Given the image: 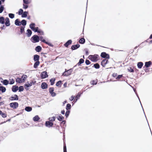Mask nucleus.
I'll use <instances>...</instances> for the list:
<instances>
[{"label": "nucleus", "instance_id": "nucleus-11", "mask_svg": "<svg viewBox=\"0 0 152 152\" xmlns=\"http://www.w3.org/2000/svg\"><path fill=\"white\" fill-rule=\"evenodd\" d=\"M40 76L41 79H45L48 77V73L46 71L42 72L40 74Z\"/></svg>", "mask_w": 152, "mask_h": 152}, {"label": "nucleus", "instance_id": "nucleus-22", "mask_svg": "<svg viewBox=\"0 0 152 152\" xmlns=\"http://www.w3.org/2000/svg\"><path fill=\"white\" fill-rule=\"evenodd\" d=\"M40 58V56L39 55L35 54L33 56V60L34 61H38Z\"/></svg>", "mask_w": 152, "mask_h": 152}, {"label": "nucleus", "instance_id": "nucleus-51", "mask_svg": "<svg viewBox=\"0 0 152 152\" xmlns=\"http://www.w3.org/2000/svg\"><path fill=\"white\" fill-rule=\"evenodd\" d=\"M24 90V88L23 86H20L18 87V92H21L23 91Z\"/></svg>", "mask_w": 152, "mask_h": 152}, {"label": "nucleus", "instance_id": "nucleus-7", "mask_svg": "<svg viewBox=\"0 0 152 152\" xmlns=\"http://www.w3.org/2000/svg\"><path fill=\"white\" fill-rule=\"evenodd\" d=\"M9 105L10 107L14 109H16L19 106L18 103L16 102H11L9 104Z\"/></svg>", "mask_w": 152, "mask_h": 152}, {"label": "nucleus", "instance_id": "nucleus-17", "mask_svg": "<svg viewBox=\"0 0 152 152\" xmlns=\"http://www.w3.org/2000/svg\"><path fill=\"white\" fill-rule=\"evenodd\" d=\"M41 88L43 89H46L48 87V84L45 82H42L41 85Z\"/></svg>", "mask_w": 152, "mask_h": 152}, {"label": "nucleus", "instance_id": "nucleus-49", "mask_svg": "<svg viewBox=\"0 0 152 152\" xmlns=\"http://www.w3.org/2000/svg\"><path fill=\"white\" fill-rule=\"evenodd\" d=\"M70 113V110H66L65 115L66 119L68 118L69 115Z\"/></svg>", "mask_w": 152, "mask_h": 152}, {"label": "nucleus", "instance_id": "nucleus-31", "mask_svg": "<svg viewBox=\"0 0 152 152\" xmlns=\"http://www.w3.org/2000/svg\"><path fill=\"white\" fill-rule=\"evenodd\" d=\"M6 90V88L3 86H0V94H1V92L2 93H3L5 92Z\"/></svg>", "mask_w": 152, "mask_h": 152}, {"label": "nucleus", "instance_id": "nucleus-4", "mask_svg": "<svg viewBox=\"0 0 152 152\" xmlns=\"http://www.w3.org/2000/svg\"><path fill=\"white\" fill-rule=\"evenodd\" d=\"M31 41L33 43H36L39 41V36L35 34L33 35L30 39Z\"/></svg>", "mask_w": 152, "mask_h": 152}, {"label": "nucleus", "instance_id": "nucleus-9", "mask_svg": "<svg viewBox=\"0 0 152 152\" xmlns=\"http://www.w3.org/2000/svg\"><path fill=\"white\" fill-rule=\"evenodd\" d=\"M72 72L69 69H65V71L62 73V75L63 76L67 77L71 75Z\"/></svg>", "mask_w": 152, "mask_h": 152}, {"label": "nucleus", "instance_id": "nucleus-33", "mask_svg": "<svg viewBox=\"0 0 152 152\" xmlns=\"http://www.w3.org/2000/svg\"><path fill=\"white\" fill-rule=\"evenodd\" d=\"M135 94H136V95L137 96V97L138 98V99H139V101H140V104H141V107H142V109L143 111V113H144V114L145 116V118H146V119L147 121V118H146V115H145V112H144V109H143V107H142V104L141 103V101H140V98H139V96H138V94H137V92H136V93Z\"/></svg>", "mask_w": 152, "mask_h": 152}, {"label": "nucleus", "instance_id": "nucleus-25", "mask_svg": "<svg viewBox=\"0 0 152 152\" xmlns=\"http://www.w3.org/2000/svg\"><path fill=\"white\" fill-rule=\"evenodd\" d=\"M93 64V66H92V67L94 68L95 69H99L100 68V66L99 64L98 63H95L94 64H92L90 66H89V67L91 65H92Z\"/></svg>", "mask_w": 152, "mask_h": 152}, {"label": "nucleus", "instance_id": "nucleus-26", "mask_svg": "<svg viewBox=\"0 0 152 152\" xmlns=\"http://www.w3.org/2000/svg\"><path fill=\"white\" fill-rule=\"evenodd\" d=\"M84 36H83V38H80L79 42L81 44H83L86 42L85 39L84 38Z\"/></svg>", "mask_w": 152, "mask_h": 152}, {"label": "nucleus", "instance_id": "nucleus-42", "mask_svg": "<svg viewBox=\"0 0 152 152\" xmlns=\"http://www.w3.org/2000/svg\"><path fill=\"white\" fill-rule=\"evenodd\" d=\"M0 115L3 118H5L7 117V114L6 113L3 112L1 110H0Z\"/></svg>", "mask_w": 152, "mask_h": 152}, {"label": "nucleus", "instance_id": "nucleus-2", "mask_svg": "<svg viewBox=\"0 0 152 152\" xmlns=\"http://www.w3.org/2000/svg\"><path fill=\"white\" fill-rule=\"evenodd\" d=\"M99 55L97 54L90 55L88 57L89 59L94 62H96L98 61L99 60Z\"/></svg>", "mask_w": 152, "mask_h": 152}, {"label": "nucleus", "instance_id": "nucleus-20", "mask_svg": "<svg viewBox=\"0 0 152 152\" xmlns=\"http://www.w3.org/2000/svg\"><path fill=\"white\" fill-rule=\"evenodd\" d=\"M40 118L38 115H36L33 118V121L35 122H39L40 121Z\"/></svg>", "mask_w": 152, "mask_h": 152}, {"label": "nucleus", "instance_id": "nucleus-52", "mask_svg": "<svg viewBox=\"0 0 152 152\" xmlns=\"http://www.w3.org/2000/svg\"><path fill=\"white\" fill-rule=\"evenodd\" d=\"M31 29L34 32H37L38 30L39 29V27H37L33 28V27H31Z\"/></svg>", "mask_w": 152, "mask_h": 152}, {"label": "nucleus", "instance_id": "nucleus-55", "mask_svg": "<svg viewBox=\"0 0 152 152\" xmlns=\"http://www.w3.org/2000/svg\"><path fill=\"white\" fill-rule=\"evenodd\" d=\"M24 110V109H21L20 110H18L17 112L18 111H20V113H18L16 115V116H18L19 115H21L23 114V112Z\"/></svg>", "mask_w": 152, "mask_h": 152}, {"label": "nucleus", "instance_id": "nucleus-40", "mask_svg": "<svg viewBox=\"0 0 152 152\" xmlns=\"http://www.w3.org/2000/svg\"><path fill=\"white\" fill-rule=\"evenodd\" d=\"M98 82L97 79L96 80V81L94 80H91L90 81V83L91 85H96Z\"/></svg>", "mask_w": 152, "mask_h": 152}, {"label": "nucleus", "instance_id": "nucleus-3", "mask_svg": "<svg viewBox=\"0 0 152 152\" xmlns=\"http://www.w3.org/2000/svg\"><path fill=\"white\" fill-rule=\"evenodd\" d=\"M61 128L62 129L63 134V140L64 142V147H63V151L64 152H67L66 147L65 143V129L64 128Z\"/></svg>", "mask_w": 152, "mask_h": 152}, {"label": "nucleus", "instance_id": "nucleus-48", "mask_svg": "<svg viewBox=\"0 0 152 152\" xmlns=\"http://www.w3.org/2000/svg\"><path fill=\"white\" fill-rule=\"evenodd\" d=\"M37 33L41 35H44V31L41 29L39 28L38 30Z\"/></svg>", "mask_w": 152, "mask_h": 152}, {"label": "nucleus", "instance_id": "nucleus-39", "mask_svg": "<svg viewBox=\"0 0 152 152\" xmlns=\"http://www.w3.org/2000/svg\"><path fill=\"white\" fill-rule=\"evenodd\" d=\"M56 79L55 78H52L50 80V85L53 86L55 83Z\"/></svg>", "mask_w": 152, "mask_h": 152}, {"label": "nucleus", "instance_id": "nucleus-14", "mask_svg": "<svg viewBox=\"0 0 152 152\" xmlns=\"http://www.w3.org/2000/svg\"><path fill=\"white\" fill-rule=\"evenodd\" d=\"M80 47V45L77 43L76 44L72 45L71 46L70 49L72 51L76 50L79 48Z\"/></svg>", "mask_w": 152, "mask_h": 152}, {"label": "nucleus", "instance_id": "nucleus-63", "mask_svg": "<svg viewBox=\"0 0 152 152\" xmlns=\"http://www.w3.org/2000/svg\"><path fill=\"white\" fill-rule=\"evenodd\" d=\"M84 50L85 51V54L86 55H88L89 53L88 49L87 48H85L84 49Z\"/></svg>", "mask_w": 152, "mask_h": 152}, {"label": "nucleus", "instance_id": "nucleus-12", "mask_svg": "<svg viewBox=\"0 0 152 152\" xmlns=\"http://www.w3.org/2000/svg\"><path fill=\"white\" fill-rule=\"evenodd\" d=\"M25 27L21 26L20 28V30L18 31L17 34L18 35H20L21 34H24L23 36L24 37L25 34Z\"/></svg>", "mask_w": 152, "mask_h": 152}, {"label": "nucleus", "instance_id": "nucleus-1", "mask_svg": "<svg viewBox=\"0 0 152 152\" xmlns=\"http://www.w3.org/2000/svg\"><path fill=\"white\" fill-rule=\"evenodd\" d=\"M0 23L2 25L5 24L6 27H8L10 25L9 18L7 17L5 18L3 16H0Z\"/></svg>", "mask_w": 152, "mask_h": 152}, {"label": "nucleus", "instance_id": "nucleus-19", "mask_svg": "<svg viewBox=\"0 0 152 152\" xmlns=\"http://www.w3.org/2000/svg\"><path fill=\"white\" fill-rule=\"evenodd\" d=\"M32 32L31 30V29H28L26 31L25 34L26 35L27 37H29L32 35Z\"/></svg>", "mask_w": 152, "mask_h": 152}, {"label": "nucleus", "instance_id": "nucleus-50", "mask_svg": "<svg viewBox=\"0 0 152 152\" xmlns=\"http://www.w3.org/2000/svg\"><path fill=\"white\" fill-rule=\"evenodd\" d=\"M44 43L48 45L49 46L52 47H53L54 46V45L51 42H49L48 41H46V40L45 41Z\"/></svg>", "mask_w": 152, "mask_h": 152}, {"label": "nucleus", "instance_id": "nucleus-15", "mask_svg": "<svg viewBox=\"0 0 152 152\" xmlns=\"http://www.w3.org/2000/svg\"><path fill=\"white\" fill-rule=\"evenodd\" d=\"M1 80V82L2 84L5 86H7L9 84V81L7 79L4 80L1 77H0V80Z\"/></svg>", "mask_w": 152, "mask_h": 152}, {"label": "nucleus", "instance_id": "nucleus-21", "mask_svg": "<svg viewBox=\"0 0 152 152\" xmlns=\"http://www.w3.org/2000/svg\"><path fill=\"white\" fill-rule=\"evenodd\" d=\"M18 89V87L17 85H14L12 88V91L13 92H16Z\"/></svg>", "mask_w": 152, "mask_h": 152}, {"label": "nucleus", "instance_id": "nucleus-16", "mask_svg": "<svg viewBox=\"0 0 152 152\" xmlns=\"http://www.w3.org/2000/svg\"><path fill=\"white\" fill-rule=\"evenodd\" d=\"M10 99L11 101H17L19 99V97L17 94H14L12 95L10 98Z\"/></svg>", "mask_w": 152, "mask_h": 152}, {"label": "nucleus", "instance_id": "nucleus-64", "mask_svg": "<svg viewBox=\"0 0 152 152\" xmlns=\"http://www.w3.org/2000/svg\"><path fill=\"white\" fill-rule=\"evenodd\" d=\"M145 42H143L142 43H141V44L139 45H140V48L141 47L142 48L145 45Z\"/></svg>", "mask_w": 152, "mask_h": 152}, {"label": "nucleus", "instance_id": "nucleus-13", "mask_svg": "<svg viewBox=\"0 0 152 152\" xmlns=\"http://www.w3.org/2000/svg\"><path fill=\"white\" fill-rule=\"evenodd\" d=\"M72 40L71 39H70L67 40L64 44V46L67 48L69 47V45H72Z\"/></svg>", "mask_w": 152, "mask_h": 152}, {"label": "nucleus", "instance_id": "nucleus-32", "mask_svg": "<svg viewBox=\"0 0 152 152\" xmlns=\"http://www.w3.org/2000/svg\"><path fill=\"white\" fill-rule=\"evenodd\" d=\"M143 65V63L142 62H139L137 63V67L139 69H141Z\"/></svg>", "mask_w": 152, "mask_h": 152}, {"label": "nucleus", "instance_id": "nucleus-18", "mask_svg": "<svg viewBox=\"0 0 152 152\" xmlns=\"http://www.w3.org/2000/svg\"><path fill=\"white\" fill-rule=\"evenodd\" d=\"M56 115H58L56 117V118L58 120V121H61L62 120H63L64 118V117L61 114H56Z\"/></svg>", "mask_w": 152, "mask_h": 152}, {"label": "nucleus", "instance_id": "nucleus-23", "mask_svg": "<svg viewBox=\"0 0 152 152\" xmlns=\"http://www.w3.org/2000/svg\"><path fill=\"white\" fill-rule=\"evenodd\" d=\"M15 24L17 26H20L21 25L20 21L19 19H16L14 22Z\"/></svg>", "mask_w": 152, "mask_h": 152}, {"label": "nucleus", "instance_id": "nucleus-47", "mask_svg": "<svg viewBox=\"0 0 152 152\" xmlns=\"http://www.w3.org/2000/svg\"><path fill=\"white\" fill-rule=\"evenodd\" d=\"M134 68L132 67H130L127 69V70L129 72L131 73H133L134 72Z\"/></svg>", "mask_w": 152, "mask_h": 152}, {"label": "nucleus", "instance_id": "nucleus-43", "mask_svg": "<svg viewBox=\"0 0 152 152\" xmlns=\"http://www.w3.org/2000/svg\"><path fill=\"white\" fill-rule=\"evenodd\" d=\"M50 121H47L45 122V126L48 128H50Z\"/></svg>", "mask_w": 152, "mask_h": 152}, {"label": "nucleus", "instance_id": "nucleus-28", "mask_svg": "<svg viewBox=\"0 0 152 152\" xmlns=\"http://www.w3.org/2000/svg\"><path fill=\"white\" fill-rule=\"evenodd\" d=\"M62 81L61 80H59L56 83V86L58 88H61L62 84Z\"/></svg>", "mask_w": 152, "mask_h": 152}, {"label": "nucleus", "instance_id": "nucleus-38", "mask_svg": "<svg viewBox=\"0 0 152 152\" xmlns=\"http://www.w3.org/2000/svg\"><path fill=\"white\" fill-rule=\"evenodd\" d=\"M39 61H35V63L34 65V68L35 69H37L38 68V66L40 64Z\"/></svg>", "mask_w": 152, "mask_h": 152}, {"label": "nucleus", "instance_id": "nucleus-54", "mask_svg": "<svg viewBox=\"0 0 152 152\" xmlns=\"http://www.w3.org/2000/svg\"><path fill=\"white\" fill-rule=\"evenodd\" d=\"M9 80L10 81V82L9 81V84L10 85H12L14 84L15 81V80L13 78H12L11 79H9Z\"/></svg>", "mask_w": 152, "mask_h": 152}, {"label": "nucleus", "instance_id": "nucleus-53", "mask_svg": "<svg viewBox=\"0 0 152 152\" xmlns=\"http://www.w3.org/2000/svg\"><path fill=\"white\" fill-rule=\"evenodd\" d=\"M8 16L11 19H13L15 18V14L12 13H10L8 14Z\"/></svg>", "mask_w": 152, "mask_h": 152}, {"label": "nucleus", "instance_id": "nucleus-59", "mask_svg": "<svg viewBox=\"0 0 152 152\" xmlns=\"http://www.w3.org/2000/svg\"><path fill=\"white\" fill-rule=\"evenodd\" d=\"M24 87L25 89L27 91L29 90V87L27 85V83H25L24 85Z\"/></svg>", "mask_w": 152, "mask_h": 152}, {"label": "nucleus", "instance_id": "nucleus-62", "mask_svg": "<svg viewBox=\"0 0 152 152\" xmlns=\"http://www.w3.org/2000/svg\"><path fill=\"white\" fill-rule=\"evenodd\" d=\"M134 72H135L137 75L139 74V70L136 68H134Z\"/></svg>", "mask_w": 152, "mask_h": 152}, {"label": "nucleus", "instance_id": "nucleus-29", "mask_svg": "<svg viewBox=\"0 0 152 152\" xmlns=\"http://www.w3.org/2000/svg\"><path fill=\"white\" fill-rule=\"evenodd\" d=\"M20 23L21 25H22L21 26L25 27L27 24V20L25 19H23L20 21Z\"/></svg>", "mask_w": 152, "mask_h": 152}, {"label": "nucleus", "instance_id": "nucleus-27", "mask_svg": "<svg viewBox=\"0 0 152 152\" xmlns=\"http://www.w3.org/2000/svg\"><path fill=\"white\" fill-rule=\"evenodd\" d=\"M28 77L26 75L23 74L20 78H21V80L23 83H24L26 81V80L27 78Z\"/></svg>", "mask_w": 152, "mask_h": 152}, {"label": "nucleus", "instance_id": "nucleus-60", "mask_svg": "<svg viewBox=\"0 0 152 152\" xmlns=\"http://www.w3.org/2000/svg\"><path fill=\"white\" fill-rule=\"evenodd\" d=\"M36 25L35 23L32 22L29 25V27L31 29V27H33V28H34L35 27Z\"/></svg>", "mask_w": 152, "mask_h": 152}, {"label": "nucleus", "instance_id": "nucleus-5", "mask_svg": "<svg viewBox=\"0 0 152 152\" xmlns=\"http://www.w3.org/2000/svg\"><path fill=\"white\" fill-rule=\"evenodd\" d=\"M101 57L104 59H109L110 58V56L108 53L105 52H102L100 54Z\"/></svg>", "mask_w": 152, "mask_h": 152}, {"label": "nucleus", "instance_id": "nucleus-24", "mask_svg": "<svg viewBox=\"0 0 152 152\" xmlns=\"http://www.w3.org/2000/svg\"><path fill=\"white\" fill-rule=\"evenodd\" d=\"M145 67L149 68L152 65V62L151 61L145 62Z\"/></svg>", "mask_w": 152, "mask_h": 152}, {"label": "nucleus", "instance_id": "nucleus-34", "mask_svg": "<svg viewBox=\"0 0 152 152\" xmlns=\"http://www.w3.org/2000/svg\"><path fill=\"white\" fill-rule=\"evenodd\" d=\"M35 50L37 52H39L42 50V48L41 46L38 45L35 47Z\"/></svg>", "mask_w": 152, "mask_h": 152}, {"label": "nucleus", "instance_id": "nucleus-45", "mask_svg": "<svg viewBox=\"0 0 152 152\" xmlns=\"http://www.w3.org/2000/svg\"><path fill=\"white\" fill-rule=\"evenodd\" d=\"M86 91V90H85L84 91L82 92L81 93L80 92H79L76 95V96L75 97V98H77L78 99H79L80 98V96H81V95L83 94V92H85Z\"/></svg>", "mask_w": 152, "mask_h": 152}, {"label": "nucleus", "instance_id": "nucleus-44", "mask_svg": "<svg viewBox=\"0 0 152 152\" xmlns=\"http://www.w3.org/2000/svg\"><path fill=\"white\" fill-rule=\"evenodd\" d=\"M71 108V104L69 103H67L66 105V110H70Z\"/></svg>", "mask_w": 152, "mask_h": 152}, {"label": "nucleus", "instance_id": "nucleus-6", "mask_svg": "<svg viewBox=\"0 0 152 152\" xmlns=\"http://www.w3.org/2000/svg\"><path fill=\"white\" fill-rule=\"evenodd\" d=\"M125 77H124L123 74L118 75L115 78V79L117 80H118V81H126L127 83V80H126V81L125 80V79H124Z\"/></svg>", "mask_w": 152, "mask_h": 152}, {"label": "nucleus", "instance_id": "nucleus-57", "mask_svg": "<svg viewBox=\"0 0 152 152\" xmlns=\"http://www.w3.org/2000/svg\"><path fill=\"white\" fill-rule=\"evenodd\" d=\"M91 62L88 60L86 59L85 61V63L86 65H88L91 64Z\"/></svg>", "mask_w": 152, "mask_h": 152}, {"label": "nucleus", "instance_id": "nucleus-30", "mask_svg": "<svg viewBox=\"0 0 152 152\" xmlns=\"http://www.w3.org/2000/svg\"><path fill=\"white\" fill-rule=\"evenodd\" d=\"M84 62V60L83 58H81L79 59L78 62L77 64V65L78 66H80Z\"/></svg>", "mask_w": 152, "mask_h": 152}, {"label": "nucleus", "instance_id": "nucleus-35", "mask_svg": "<svg viewBox=\"0 0 152 152\" xmlns=\"http://www.w3.org/2000/svg\"><path fill=\"white\" fill-rule=\"evenodd\" d=\"M24 110L26 112H30L32 111V108L29 106H26Z\"/></svg>", "mask_w": 152, "mask_h": 152}, {"label": "nucleus", "instance_id": "nucleus-58", "mask_svg": "<svg viewBox=\"0 0 152 152\" xmlns=\"http://www.w3.org/2000/svg\"><path fill=\"white\" fill-rule=\"evenodd\" d=\"M23 12V10L21 9H20L18 12V14L19 15H22V13Z\"/></svg>", "mask_w": 152, "mask_h": 152}, {"label": "nucleus", "instance_id": "nucleus-46", "mask_svg": "<svg viewBox=\"0 0 152 152\" xmlns=\"http://www.w3.org/2000/svg\"><path fill=\"white\" fill-rule=\"evenodd\" d=\"M56 118V116H53L52 117H50L48 118V120L50 122H53L55 121Z\"/></svg>", "mask_w": 152, "mask_h": 152}, {"label": "nucleus", "instance_id": "nucleus-61", "mask_svg": "<svg viewBox=\"0 0 152 152\" xmlns=\"http://www.w3.org/2000/svg\"><path fill=\"white\" fill-rule=\"evenodd\" d=\"M105 61H106V59H104L101 62V64L103 67H105L103 65L104 63L105 62Z\"/></svg>", "mask_w": 152, "mask_h": 152}, {"label": "nucleus", "instance_id": "nucleus-41", "mask_svg": "<svg viewBox=\"0 0 152 152\" xmlns=\"http://www.w3.org/2000/svg\"><path fill=\"white\" fill-rule=\"evenodd\" d=\"M39 41H40L44 43L46 40H48V39H46V40H45V39H43V37L41 35L39 36Z\"/></svg>", "mask_w": 152, "mask_h": 152}, {"label": "nucleus", "instance_id": "nucleus-36", "mask_svg": "<svg viewBox=\"0 0 152 152\" xmlns=\"http://www.w3.org/2000/svg\"><path fill=\"white\" fill-rule=\"evenodd\" d=\"M28 11H25L23 12V14L21 15L22 18H26L27 17L28 15Z\"/></svg>", "mask_w": 152, "mask_h": 152}, {"label": "nucleus", "instance_id": "nucleus-10", "mask_svg": "<svg viewBox=\"0 0 152 152\" xmlns=\"http://www.w3.org/2000/svg\"><path fill=\"white\" fill-rule=\"evenodd\" d=\"M54 88L53 87H50L49 89V93L50 94V96L52 97H55L56 95V93L54 92Z\"/></svg>", "mask_w": 152, "mask_h": 152}, {"label": "nucleus", "instance_id": "nucleus-56", "mask_svg": "<svg viewBox=\"0 0 152 152\" xmlns=\"http://www.w3.org/2000/svg\"><path fill=\"white\" fill-rule=\"evenodd\" d=\"M66 124V121L65 120L63 119L61 122H60V126H61L62 124Z\"/></svg>", "mask_w": 152, "mask_h": 152}, {"label": "nucleus", "instance_id": "nucleus-37", "mask_svg": "<svg viewBox=\"0 0 152 152\" xmlns=\"http://www.w3.org/2000/svg\"><path fill=\"white\" fill-rule=\"evenodd\" d=\"M15 82L17 83L20 84L23 83V82L21 80V78H20V77H17L15 78Z\"/></svg>", "mask_w": 152, "mask_h": 152}, {"label": "nucleus", "instance_id": "nucleus-8", "mask_svg": "<svg viewBox=\"0 0 152 152\" xmlns=\"http://www.w3.org/2000/svg\"><path fill=\"white\" fill-rule=\"evenodd\" d=\"M31 1H23V8L26 9L28 8V4L30 3Z\"/></svg>", "mask_w": 152, "mask_h": 152}]
</instances>
